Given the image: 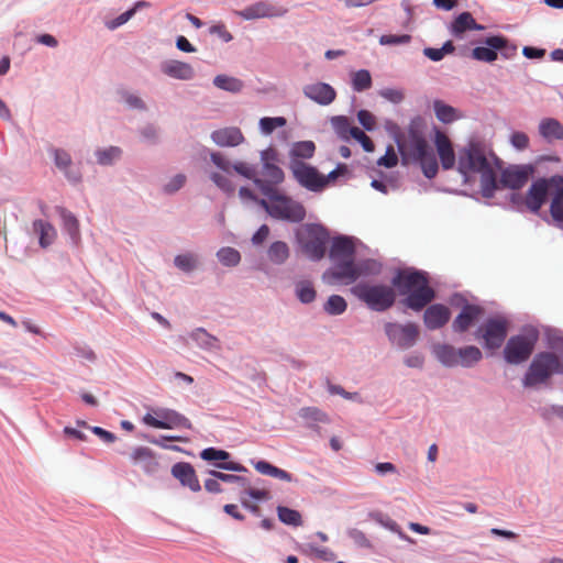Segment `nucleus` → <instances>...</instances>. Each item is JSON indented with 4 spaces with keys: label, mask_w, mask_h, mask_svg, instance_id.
Returning <instances> with one entry per match:
<instances>
[{
    "label": "nucleus",
    "mask_w": 563,
    "mask_h": 563,
    "mask_svg": "<svg viewBox=\"0 0 563 563\" xmlns=\"http://www.w3.org/2000/svg\"><path fill=\"white\" fill-rule=\"evenodd\" d=\"M457 169L464 176L471 173L481 175V189L486 198H492L498 188L497 170L500 159L481 141L472 140L459 153Z\"/></svg>",
    "instance_id": "f257e3e1"
},
{
    "label": "nucleus",
    "mask_w": 563,
    "mask_h": 563,
    "mask_svg": "<svg viewBox=\"0 0 563 563\" xmlns=\"http://www.w3.org/2000/svg\"><path fill=\"white\" fill-rule=\"evenodd\" d=\"M393 285L401 294H407L404 303L415 311L422 310L435 298L434 290L429 286L427 277L421 272H399L393 278Z\"/></svg>",
    "instance_id": "f03ea898"
},
{
    "label": "nucleus",
    "mask_w": 563,
    "mask_h": 563,
    "mask_svg": "<svg viewBox=\"0 0 563 563\" xmlns=\"http://www.w3.org/2000/svg\"><path fill=\"white\" fill-rule=\"evenodd\" d=\"M266 199H261L258 205L274 219L286 220L290 222H300L306 217L303 206L290 197L276 190L274 194H265Z\"/></svg>",
    "instance_id": "7ed1b4c3"
},
{
    "label": "nucleus",
    "mask_w": 563,
    "mask_h": 563,
    "mask_svg": "<svg viewBox=\"0 0 563 563\" xmlns=\"http://www.w3.org/2000/svg\"><path fill=\"white\" fill-rule=\"evenodd\" d=\"M351 292L374 311H386L396 300L394 288L384 284L358 283Z\"/></svg>",
    "instance_id": "20e7f679"
},
{
    "label": "nucleus",
    "mask_w": 563,
    "mask_h": 563,
    "mask_svg": "<svg viewBox=\"0 0 563 563\" xmlns=\"http://www.w3.org/2000/svg\"><path fill=\"white\" fill-rule=\"evenodd\" d=\"M554 374H563V363L556 354L541 352L533 357L522 383L525 387H534L547 383Z\"/></svg>",
    "instance_id": "39448f33"
},
{
    "label": "nucleus",
    "mask_w": 563,
    "mask_h": 563,
    "mask_svg": "<svg viewBox=\"0 0 563 563\" xmlns=\"http://www.w3.org/2000/svg\"><path fill=\"white\" fill-rule=\"evenodd\" d=\"M330 235L325 228L310 223L303 225L297 232V240L302 252L312 261L324 257Z\"/></svg>",
    "instance_id": "423d86ee"
},
{
    "label": "nucleus",
    "mask_w": 563,
    "mask_h": 563,
    "mask_svg": "<svg viewBox=\"0 0 563 563\" xmlns=\"http://www.w3.org/2000/svg\"><path fill=\"white\" fill-rule=\"evenodd\" d=\"M484 43L487 47L477 46L472 51V57L476 60L492 63L497 59V51L504 58H510L516 55L517 46L510 44L509 41L501 35L488 36Z\"/></svg>",
    "instance_id": "0eeeda50"
},
{
    "label": "nucleus",
    "mask_w": 563,
    "mask_h": 563,
    "mask_svg": "<svg viewBox=\"0 0 563 563\" xmlns=\"http://www.w3.org/2000/svg\"><path fill=\"white\" fill-rule=\"evenodd\" d=\"M508 333V322L503 317L487 319L474 333L475 339L483 340L488 350L499 349Z\"/></svg>",
    "instance_id": "6e6552de"
},
{
    "label": "nucleus",
    "mask_w": 563,
    "mask_h": 563,
    "mask_svg": "<svg viewBox=\"0 0 563 563\" xmlns=\"http://www.w3.org/2000/svg\"><path fill=\"white\" fill-rule=\"evenodd\" d=\"M143 422L156 429L185 428L191 429V422L183 415L172 409H156L153 413H146Z\"/></svg>",
    "instance_id": "1a4fd4ad"
},
{
    "label": "nucleus",
    "mask_w": 563,
    "mask_h": 563,
    "mask_svg": "<svg viewBox=\"0 0 563 563\" xmlns=\"http://www.w3.org/2000/svg\"><path fill=\"white\" fill-rule=\"evenodd\" d=\"M410 152L413 158L420 163L423 175L427 178L431 179L438 174L439 166L435 155L422 136H412Z\"/></svg>",
    "instance_id": "9d476101"
},
{
    "label": "nucleus",
    "mask_w": 563,
    "mask_h": 563,
    "mask_svg": "<svg viewBox=\"0 0 563 563\" xmlns=\"http://www.w3.org/2000/svg\"><path fill=\"white\" fill-rule=\"evenodd\" d=\"M289 168L296 180L311 191H321L325 187V178L317 168L300 159H291Z\"/></svg>",
    "instance_id": "9b49d317"
},
{
    "label": "nucleus",
    "mask_w": 563,
    "mask_h": 563,
    "mask_svg": "<svg viewBox=\"0 0 563 563\" xmlns=\"http://www.w3.org/2000/svg\"><path fill=\"white\" fill-rule=\"evenodd\" d=\"M536 335L511 336L504 350L505 360L510 364H520L527 361L533 352Z\"/></svg>",
    "instance_id": "f8f14e48"
},
{
    "label": "nucleus",
    "mask_w": 563,
    "mask_h": 563,
    "mask_svg": "<svg viewBox=\"0 0 563 563\" xmlns=\"http://www.w3.org/2000/svg\"><path fill=\"white\" fill-rule=\"evenodd\" d=\"M554 180H556V176L549 179L541 178L530 186L525 198V206L528 210L538 213L547 198L552 199Z\"/></svg>",
    "instance_id": "ddd939ff"
},
{
    "label": "nucleus",
    "mask_w": 563,
    "mask_h": 563,
    "mask_svg": "<svg viewBox=\"0 0 563 563\" xmlns=\"http://www.w3.org/2000/svg\"><path fill=\"white\" fill-rule=\"evenodd\" d=\"M385 332L388 339L401 349L411 347L419 336L418 325L412 322L406 324L387 323Z\"/></svg>",
    "instance_id": "4468645a"
},
{
    "label": "nucleus",
    "mask_w": 563,
    "mask_h": 563,
    "mask_svg": "<svg viewBox=\"0 0 563 563\" xmlns=\"http://www.w3.org/2000/svg\"><path fill=\"white\" fill-rule=\"evenodd\" d=\"M288 9L282 5H275L267 1L255 2L243 10L234 11V13L244 20H256L263 18L284 16Z\"/></svg>",
    "instance_id": "2eb2a0df"
},
{
    "label": "nucleus",
    "mask_w": 563,
    "mask_h": 563,
    "mask_svg": "<svg viewBox=\"0 0 563 563\" xmlns=\"http://www.w3.org/2000/svg\"><path fill=\"white\" fill-rule=\"evenodd\" d=\"M285 174L280 167L273 163L266 162L263 165L262 177L255 179V186L260 191L265 194H274L278 189V186L284 183Z\"/></svg>",
    "instance_id": "dca6fc26"
},
{
    "label": "nucleus",
    "mask_w": 563,
    "mask_h": 563,
    "mask_svg": "<svg viewBox=\"0 0 563 563\" xmlns=\"http://www.w3.org/2000/svg\"><path fill=\"white\" fill-rule=\"evenodd\" d=\"M368 265L369 263H367L365 266ZM367 273V267H364V265L357 266L354 264V260H350L335 262V266L329 272V275L336 282L351 284L355 282L360 276L366 275Z\"/></svg>",
    "instance_id": "f3484780"
},
{
    "label": "nucleus",
    "mask_w": 563,
    "mask_h": 563,
    "mask_svg": "<svg viewBox=\"0 0 563 563\" xmlns=\"http://www.w3.org/2000/svg\"><path fill=\"white\" fill-rule=\"evenodd\" d=\"M533 168L530 165L511 166L501 173L500 183L511 189L522 188L529 180Z\"/></svg>",
    "instance_id": "a211bd4d"
},
{
    "label": "nucleus",
    "mask_w": 563,
    "mask_h": 563,
    "mask_svg": "<svg viewBox=\"0 0 563 563\" xmlns=\"http://www.w3.org/2000/svg\"><path fill=\"white\" fill-rule=\"evenodd\" d=\"M484 309L477 305L466 303L452 322V330L456 333L467 331L483 316Z\"/></svg>",
    "instance_id": "6ab92c4d"
},
{
    "label": "nucleus",
    "mask_w": 563,
    "mask_h": 563,
    "mask_svg": "<svg viewBox=\"0 0 563 563\" xmlns=\"http://www.w3.org/2000/svg\"><path fill=\"white\" fill-rule=\"evenodd\" d=\"M451 318L450 309L442 303H434L427 307L423 313V323L428 330L443 328Z\"/></svg>",
    "instance_id": "aec40b11"
},
{
    "label": "nucleus",
    "mask_w": 563,
    "mask_h": 563,
    "mask_svg": "<svg viewBox=\"0 0 563 563\" xmlns=\"http://www.w3.org/2000/svg\"><path fill=\"white\" fill-rule=\"evenodd\" d=\"M172 475L180 482L183 486L190 490L200 492L201 486L197 477L196 471L190 463L178 462L172 466Z\"/></svg>",
    "instance_id": "412c9836"
},
{
    "label": "nucleus",
    "mask_w": 563,
    "mask_h": 563,
    "mask_svg": "<svg viewBox=\"0 0 563 563\" xmlns=\"http://www.w3.org/2000/svg\"><path fill=\"white\" fill-rule=\"evenodd\" d=\"M434 145L442 165L445 170L452 169L455 165V153L449 136L437 131L434 136Z\"/></svg>",
    "instance_id": "4be33fe9"
},
{
    "label": "nucleus",
    "mask_w": 563,
    "mask_h": 563,
    "mask_svg": "<svg viewBox=\"0 0 563 563\" xmlns=\"http://www.w3.org/2000/svg\"><path fill=\"white\" fill-rule=\"evenodd\" d=\"M303 93L307 98L322 106L330 104L336 97L335 90L329 84L324 82H316L305 86Z\"/></svg>",
    "instance_id": "5701e85b"
},
{
    "label": "nucleus",
    "mask_w": 563,
    "mask_h": 563,
    "mask_svg": "<svg viewBox=\"0 0 563 563\" xmlns=\"http://www.w3.org/2000/svg\"><path fill=\"white\" fill-rule=\"evenodd\" d=\"M212 141L221 147H234L244 142L242 131L236 126H228L211 133Z\"/></svg>",
    "instance_id": "b1692460"
},
{
    "label": "nucleus",
    "mask_w": 563,
    "mask_h": 563,
    "mask_svg": "<svg viewBox=\"0 0 563 563\" xmlns=\"http://www.w3.org/2000/svg\"><path fill=\"white\" fill-rule=\"evenodd\" d=\"M355 245L351 238L339 236L332 241L329 257L333 262L354 260Z\"/></svg>",
    "instance_id": "393cba45"
},
{
    "label": "nucleus",
    "mask_w": 563,
    "mask_h": 563,
    "mask_svg": "<svg viewBox=\"0 0 563 563\" xmlns=\"http://www.w3.org/2000/svg\"><path fill=\"white\" fill-rule=\"evenodd\" d=\"M200 457L205 461H223L222 463H218L217 467L233 471V472H244L246 468L235 462H225L230 457V453L224 450H218L216 448H207L200 452Z\"/></svg>",
    "instance_id": "a878e982"
},
{
    "label": "nucleus",
    "mask_w": 563,
    "mask_h": 563,
    "mask_svg": "<svg viewBox=\"0 0 563 563\" xmlns=\"http://www.w3.org/2000/svg\"><path fill=\"white\" fill-rule=\"evenodd\" d=\"M161 69L166 76L179 80H190L195 76V70L190 64L175 59L162 63Z\"/></svg>",
    "instance_id": "bb28decb"
},
{
    "label": "nucleus",
    "mask_w": 563,
    "mask_h": 563,
    "mask_svg": "<svg viewBox=\"0 0 563 563\" xmlns=\"http://www.w3.org/2000/svg\"><path fill=\"white\" fill-rule=\"evenodd\" d=\"M130 457L133 464L140 465L148 474L158 468L156 456L150 448L137 446L131 452Z\"/></svg>",
    "instance_id": "cd10ccee"
},
{
    "label": "nucleus",
    "mask_w": 563,
    "mask_h": 563,
    "mask_svg": "<svg viewBox=\"0 0 563 563\" xmlns=\"http://www.w3.org/2000/svg\"><path fill=\"white\" fill-rule=\"evenodd\" d=\"M484 29V25L478 24L470 12H462L451 23L450 32L455 37H462L466 31Z\"/></svg>",
    "instance_id": "c85d7f7f"
},
{
    "label": "nucleus",
    "mask_w": 563,
    "mask_h": 563,
    "mask_svg": "<svg viewBox=\"0 0 563 563\" xmlns=\"http://www.w3.org/2000/svg\"><path fill=\"white\" fill-rule=\"evenodd\" d=\"M51 153L54 157L56 167L65 174L67 179L73 183H78L81 176L78 170L70 169L73 165L70 155L60 148H53Z\"/></svg>",
    "instance_id": "c756f323"
},
{
    "label": "nucleus",
    "mask_w": 563,
    "mask_h": 563,
    "mask_svg": "<svg viewBox=\"0 0 563 563\" xmlns=\"http://www.w3.org/2000/svg\"><path fill=\"white\" fill-rule=\"evenodd\" d=\"M538 129L540 135L548 142L563 141V124H561L556 119H542Z\"/></svg>",
    "instance_id": "7c9ffc66"
},
{
    "label": "nucleus",
    "mask_w": 563,
    "mask_h": 563,
    "mask_svg": "<svg viewBox=\"0 0 563 563\" xmlns=\"http://www.w3.org/2000/svg\"><path fill=\"white\" fill-rule=\"evenodd\" d=\"M550 213L554 221L563 222V177L556 176L553 184V196L550 203Z\"/></svg>",
    "instance_id": "2f4dec72"
},
{
    "label": "nucleus",
    "mask_w": 563,
    "mask_h": 563,
    "mask_svg": "<svg viewBox=\"0 0 563 563\" xmlns=\"http://www.w3.org/2000/svg\"><path fill=\"white\" fill-rule=\"evenodd\" d=\"M433 110L437 119L445 124L452 123L455 120L462 118L455 108L444 103L442 100H435L433 102Z\"/></svg>",
    "instance_id": "473e14b6"
},
{
    "label": "nucleus",
    "mask_w": 563,
    "mask_h": 563,
    "mask_svg": "<svg viewBox=\"0 0 563 563\" xmlns=\"http://www.w3.org/2000/svg\"><path fill=\"white\" fill-rule=\"evenodd\" d=\"M437 358L445 366H457L459 349L449 344H440L434 347Z\"/></svg>",
    "instance_id": "72a5a7b5"
},
{
    "label": "nucleus",
    "mask_w": 563,
    "mask_h": 563,
    "mask_svg": "<svg viewBox=\"0 0 563 563\" xmlns=\"http://www.w3.org/2000/svg\"><path fill=\"white\" fill-rule=\"evenodd\" d=\"M482 352L474 345L459 349L457 365L471 367L482 360Z\"/></svg>",
    "instance_id": "f704fd0d"
},
{
    "label": "nucleus",
    "mask_w": 563,
    "mask_h": 563,
    "mask_svg": "<svg viewBox=\"0 0 563 563\" xmlns=\"http://www.w3.org/2000/svg\"><path fill=\"white\" fill-rule=\"evenodd\" d=\"M255 470L263 475H268L285 482H291L292 476L290 473L278 468L266 461H258L255 465Z\"/></svg>",
    "instance_id": "c9c22d12"
},
{
    "label": "nucleus",
    "mask_w": 563,
    "mask_h": 563,
    "mask_svg": "<svg viewBox=\"0 0 563 563\" xmlns=\"http://www.w3.org/2000/svg\"><path fill=\"white\" fill-rule=\"evenodd\" d=\"M267 255L271 262L283 264L289 257V247L285 242L276 241L269 246Z\"/></svg>",
    "instance_id": "e433bc0d"
},
{
    "label": "nucleus",
    "mask_w": 563,
    "mask_h": 563,
    "mask_svg": "<svg viewBox=\"0 0 563 563\" xmlns=\"http://www.w3.org/2000/svg\"><path fill=\"white\" fill-rule=\"evenodd\" d=\"M213 84L219 89L227 90L230 92H239L243 88L242 80H240L235 77L227 76V75L216 76L213 79Z\"/></svg>",
    "instance_id": "4c0bfd02"
},
{
    "label": "nucleus",
    "mask_w": 563,
    "mask_h": 563,
    "mask_svg": "<svg viewBox=\"0 0 563 563\" xmlns=\"http://www.w3.org/2000/svg\"><path fill=\"white\" fill-rule=\"evenodd\" d=\"M316 145L312 141H302L294 144L290 156L291 159L311 158L314 154Z\"/></svg>",
    "instance_id": "58836bf2"
},
{
    "label": "nucleus",
    "mask_w": 563,
    "mask_h": 563,
    "mask_svg": "<svg viewBox=\"0 0 563 563\" xmlns=\"http://www.w3.org/2000/svg\"><path fill=\"white\" fill-rule=\"evenodd\" d=\"M331 124L336 132V134L342 140H349L352 135V131L354 126H351L350 119L344 115L333 117L331 119Z\"/></svg>",
    "instance_id": "ea45409f"
},
{
    "label": "nucleus",
    "mask_w": 563,
    "mask_h": 563,
    "mask_svg": "<svg viewBox=\"0 0 563 563\" xmlns=\"http://www.w3.org/2000/svg\"><path fill=\"white\" fill-rule=\"evenodd\" d=\"M277 515L282 522L285 525L299 527L302 525V518L299 511L290 509L288 507L278 506Z\"/></svg>",
    "instance_id": "a19ab883"
},
{
    "label": "nucleus",
    "mask_w": 563,
    "mask_h": 563,
    "mask_svg": "<svg viewBox=\"0 0 563 563\" xmlns=\"http://www.w3.org/2000/svg\"><path fill=\"white\" fill-rule=\"evenodd\" d=\"M352 87L354 91L361 92L372 87V76L368 70L360 69L352 74Z\"/></svg>",
    "instance_id": "79ce46f5"
},
{
    "label": "nucleus",
    "mask_w": 563,
    "mask_h": 563,
    "mask_svg": "<svg viewBox=\"0 0 563 563\" xmlns=\"http://www.w3.org/2000/svg\"><path fill=\"white\" fill-rule=\"evenodd\" d=\"M347 308V303L342 296L332 295L324 303V311L331 316L343 313Z\"/></svg>",
    "instance_id": "37998d69"
},
{
    "label": "nucleus",
    "mask_w": 563,
    "mask_h": 563,
    "mask_svg": "<svg viewBox=\"0 0 563 563\" xmlns=\"http://www.w3.org/2000/svg\"><path fill=\"white\" fill-rule=\"evenodd\" d=\"M299 416L308 422L328 423L329 416L317 407H305L299 411Z\"/></svg>",
    "instance_id": "c03bdc74"
},
{
    "label": "nucleus",
    "mask_w": 563,
    "mask_h": 563,
    "mask_svg": "<svg viewBox=\"0 0 563 563\" xmlns=\"http://www.w3.org/2000/svg\"><path fill=\"white\" fill-rule=\"evenodd\" d=\"M296 295L303 303H310L316 299V290L310 282L302 280L296 285Z\"/></svg>",
    "instance_id": "a18cd8bd"
},
{
    "label": "nucleus",
    "mask_w": 563,
    "mask_h": 563,
    "mask_svg": "<svg viewBox=\"0 0 563 563\" xmlns=\"http://www.w3.org/2000/svg\"><path fill=\"white\" fill-rule=\"evenodd\" d=\"M147 5H148V3L146 1H137L132 9L123 12L118 18H115L114 20L109 22L107 24L108 29L114 30V29L123 25L124 23H126L135 14L137 9L144 8V7H147Z\"/></svg>",
    "instance_id": "49530a36"
},
{
    "label": "nucleus",
    "mask_w": 563,
    "mask_h": 563,
    "mask_svg": "<svg viewBox=\"0 0 563 563\" xmlns=\"http://www.w3.org/2000/svg\"><path fill=\"white\" fill-rule=\"evenodd\" d=\"M217 256L219 261L225 266H235L241 261L240 253L232 247H222L218 251Z\"/></svg>",
    "instance_id": "de8ad7c7"
},
{
    "label": "nucleus",
    "mask_w": 563,
    "mask_h": 563,
    "mask_svg": "<svg viewBox=\"0 0 563 563\" xmlns=\"http://www.w3.org/2000/svg\"><path fill=\"white\" fill-rule=\"evenodd\" d=\"M287 123L284 117H264L260 120V129L264 134H271L277 128H283Z\"/></svg>",
    "instance_id": "09e8293b"
},
{
    "label": "nucleus",
    "mask_w": 563,
    "mask_h": 563,
    "mask_svg": "<svg viewBox=\"0 0 563 563\" xmlns=\"http://www.w3.org/2000/svg\"><path fill=\"white\" fill-rule=\"evenodd\" d=\"M190 338L195 340L201 347H213L217 338L209 334L205 329L198 328L190 333Z\"/></svg>",
    "instance_id": "8fccbe9b"
},
{
    "label": "nucleus",
    "mask_w": 563,
    "mask_h": 563,
    "mask_svg": "<svg viewBox=\"0 0 563 563\" xmlns=\"http://www.w3.org/2000/svg\"><path fill=\"white\" fill-rule=\"evenodd\" d=\"M37 227H38L37 229H40V233H41L40 234L41 246L46 247V246L51 245L57 235L54 227L51 225L49 223H44V222L37 223Z\"/></svg>",
    "instance_id": "3c124183"
},
{
    "label": "nucleus",
    "mask_w": 563,
    "mask_h": 563,
    "mask_svg": "<svg viewBox=\"0 0 563 563\" xmlns=\"http://www.w3.org/2000/svg\"><path fill=\"white\" fill-rule=\"evenodd\" d=\"M121 153L122 151L117 146L100 150L97 152V161L101 165H109L113 161L118 159L121 156Z\"/></svg>",
    "instance_id": "603ef678"
},
{
    "label": "nucleus",
    "mask_w": 563,
    "mask_h": 563,
    "mask_svg": "<svg viewBox=\"0 0 563 563\" xmlns=\"http://www.w3.org/2000/svg\"><path fill=\"white\" fill-rule=\"evenodd\" d=\"M232 169L236 172L239 175L251 179L255 184V179H257L256 168L253 165H250L245 162H236L232 165Z\"/></svg>",
    "instance_id": "864d4df0"
},
{
    "label": "nucleus",
    "mask_w": 563,
    "mask_h": 563,
    "mask_svg": "<svg viewBox=\"0 0 563 563\" xmlns=\"http://www.w3.org/2000/svg\"><path fill=\"white\" fill-rule=\"evenodd\" d=\"M210 178L222 191L230 195L235 191L234 184L227 176H223L219 173H212Z\"/></svg>",
    "instance_id": "5fc2aeb1"
},
{
    "label": "nucleus",
    "mask_w": 563,
    "mask_h": 563,
    "mask_svg": "<svg viewBox=\"0 0 563 563\" xmlns=\"http://www.w3.org/2000/svg\"><path fill=\"white\" fill-rule=\"evenodd\" d=\"M62 218H63L64 227L68 231V233L73 238H77V235L79 233V223H78L77 218L73 213L67 212L65 210L62 211Z\"/></svg>",
    "instance_id": "6e6d98bb"
},
{
    "label": "nucleus",
    "mask_w": 563,
    "mask_h": 563,
    "mask_svg": "<svg viewBox=\"0 0 563 563\" xmlns=\"http://www.w3.org/2000/svg\"><path fill=\"white\" fill-rule=\"evenodd\" d=\"M174 262L175 265L184 272H190L196 267V258L191 254L177 255Z\"/></svg>",
    "instance_id": "4d7b16f0"
},
{
    "label": "nucleus",
    "mask_w": 563,
    "mask_h": 563,
    "mask_svg": "<svg viewBox=\"0 0 563 563\" xmlns=\"http://www.w3.org/2000/svg\"><path fill=\"white\" fill-rule=\"evenodd\" d=\"M351 137L355 139L356 141H358L364 151L366 152H373L374 151V143L373 141L371 140L369 136H367L365 134V132H363L361 129H358L357 126L356 128H353V131H352V135Z\"/></svg>",
    "instance_id": "13d9d810"
},
{
    "label": "nucleus",
    "mask_w": 563,
    "mask_h": 563,
    "mask_svg": "<svg viewBox=\"0 0 563 563\" xmlns=\"http://www.w3.org/2000/svg\"><path fill=\"white\" fill-rule=\"evenodd\" d=\"M411 41V36L408 34L402 35H382L379 38V43L382 45H399V44H407Z\"/></svg>",
    "instance_id": "bf43d9fd"
},
{
    "label": "nucleus",
    "mask_w": 563,
    "mask_h": 563,
    "mask_svg": "<svg viewBox=\"0 0 563 563\" xmlns=\"http://www.w3.org/2000/svg\"><path fill=\"white\" fill-rule=\"evenodd\" d=\"M510 143L515 148L523 151L528 148L530 141L525 132L516 131L510 136Z\"/></svg>",
    "instance_id": "052dcab7"
},
{
    "label": "nucleus",
    "mask_w": 563,
    "mask_h": 563,
    "mask_svg": "<svg viewBox=\"0 0 563 563\" xmlns=\"http://www.w3.org/2000/svg\"><path fill=\"white\" fill-rule=\"evenodd\" d=\"M378 93L380 97L393 103H400L405 98V95L401 90L394 88H384L379 90Z\"/></svg>",
    "instance_id": "680f3d73"
},
{
    "label": "nucleus",
    "mask_w": 563,
    "mask_h": 563,
    "mask_svg": "<svg viewBox=\"0 0 563 563\" xmlns=\"http://www.w3.org/2000/svg\"><path fill=\"white\" fill-rule=\"evenodd\" d=\"M210 158L218 168H220L227 174L231 173L233 164H231L221 153L212 152L210 154Z\"/></svg>",
    "instance_id": "e2e57ef3"
},
{
    "label": "nucleus",
    "mask_w": 563,
    "mask_h": 563,
    "mask_svg": "<svg viewBox=\"0 0 563 563\" xmlns=\"http://www.w3.org/2000/svg\"><path fill=\"white\" fill-rule=\"evenodd\" d=\"M398 163V157L393 146H389L384 156H382L377 164L387 168L395 167Z\"/></svg>",
    "instance_id": "0e129e2a"
},
{
    "label": "nucleus",
    "mask_w": 563,
    "mask_h": 563,
    "mask_svg": "<svg viewBox=\"0 0 563 563\" xmlns=\"http://www.w3.org/2000/svg\"><path fill=\"white\" fill-rule=\"evenodd\" d=\"M186 183V176L184 174H178L174 176L168 184L165 185L164 190L168 194L176 192L179 190Z\"/></svg>",
    "instance_id": "69168bd1"
},
{
    "label": "nucleus",
    "mask_w": 563,
    "mask_h": 563,
    "mask_svg": "<svg viewBox=\"0 0 563 563\" xmlns=\"http://www.w3.org/2000/svg\"><path fill=\"white\" fill-rule=\"evenodd\" d=\"M358 122L368 131L373 130L375 126V118L367 110H360L357 113Z\"/></svg>",
    "instance_id": "338daca9"
},
{
    "label": "nucleus",
    "mask_w": 563,
    "mask_h": 563,
    "mask_svg": "<svg viewBox=\"0 0 563 563\" xmlns=\"http://www.w3.org/2000/svg\"><path fill=\"white\" fill-rule=\"evenodd\" d=\"M328 390L330 391V394L340 395L345 399L360 400V395L357 393H349L339 385L329 384Z\"/></svg>",
    "instance_id": "774afa93"
}]
</instances>
